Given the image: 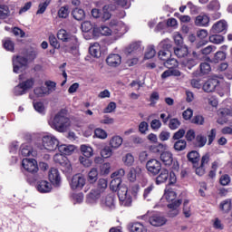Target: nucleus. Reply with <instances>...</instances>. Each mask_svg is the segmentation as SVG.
I'll return each instance as SVG.
<instances>
[{
    "mask_svg": "<svg viewBox=\"0 0 232 232\" xmlns=\"http://www.w3.org/2000/svg\"><path fill=\"white\" fill-rule=\"evenodd\" d=\"M49 126L60 133L66 131L70 128V118L67 116L66 110H62L55 114L54 118L49 121Z\"/></svg>",
    "mask_w": 232,
    "mask_h": 232,
    "instance_id": "1",
    "label": "nucleus"
},
{
    "mask_svg": "<svg viewBox=\"0 0 232 232\" xmlns=\"http://www.w3.org/2000/svg\"><path fill=\"white\" fill-rule=\"evenodd\" d=\"M106 188H108V180L105 179H100L98 180L97 188L92 189L91 192L87 195V203L97 204V202H99V198L104 195Z\"/></svg>",
    "mask_w": 232,
    "mask_h": 232,
    "instance_id": "2",
    "label": "nucleus"
},
{
    "mask_svg": "<svg viewBox=\"0 0 232 232\" xmlns=\"http://www.w3.org/2000/svg\"><path fill=\"white\" fill-rule=\"evenodd\" d=\"M167 199V202H171L168 205L169 216L177 217L179 215V206L182 204V200L177 199V193L173 190H166L162 200Z\"/></svg>",
    "mask_w": 232,
    "mask_h": 232,
    "instance_id": "3",
    "label": "nucleus"
},
{
    "mask_svg": "<svg viewBox=\"0 0 232 232\" xmlns=\"http://www.w3.org/2000/svg\"><path fill=\"white\" fill-rule=\"evenodd\" d=\"M42 151H55L59 148V140L53 134L42 138V145L39 147Z\"/></svg>",
    "mask_w": 232,
    "mask_h": 232,
    "instance_id": "4",
    "label": "nucleus"
},
{
    "mask_svg": "<svg viewBox=\"0 0 232 232\" xmlns=\"http://www.w3.org/2000/svg\"><path fill=\"white\" fill-rule=\"evenodd\" d=\"M26 64H28V59L24 56H16L13 58V72L14 73H21L26 70Z\"/></svg>",
    "mask_w": 232,
    "mask_h": 232,
    "instance_id": "5",
    "label": "nucleus"
},
{
    "mask_svg": "<svg viewBox=\"0 0 232 232\" xmlns=\"http://www.w3.org/2000/svg\"><path fill=\"white\" fill-rule=\"evenodd\" d=\"M146 169L149 175L156 177V175H159V173H160V170L162 169V164L160 163V161H159V160L151 159L147 161Z\"/></svg>",
    "mask_w": 232,
    "mask_h": 232,
    "instance_id": "6",
    "label": "nucleus"
},
{
    "mask_svg": "<svg viewBox=\"0 0 232 232\" xmlns=\"http://www.w3.org/2000/svg\"><path fill=\"white\" fill-rule=\"evenodd\" d=\"M86 186V179H84V176L82 174H75L72 176L70 187L72 189H76L77 191H81Z\"/></svg>",
    "mask_w": 232,
    "mask_h": 232,
    "instance_id": "7",
    "label": "nucleus"
},
{
    "mask_svg": "<svg viewBox=\"0 0 232 232\" xmlns=\"http://www.w3.org/2000/svg\"><path fill=\"white\" fill-rule=\"evenodd\" d=\"M118 197L121 206H125L126 208L131 206V196L128 194V188L121 187L118 189Z\"/></svg>",
    "mask_w": 232,
    "mask_h": 232,
    "instance_id": "8",
    "label": "nucleus"
},
{
    "mask_svg": "<svg viewBox=\"0 0 232 232\" xmlns=\"http://www.w3.org/2000/svg\"><path fill=\"white\" fill-rule=\"evenodd\" d=\"M159 48H163L164 50H160L159 52V58L161 61H165V63L171 57V52H169V48H171V44L168 41H162L159 44Z\"/></svg>",
    "mask_w": 232,
    "mask_h": 232,
    "instance_id": "9",
    "label": "nucleus"
},
{
    "mask_svg": "<svg viewBox=\"0 0 232 232\" xmlns=\"http://www.w3.org/2000/svg\"><path fill=\"white\" fill-rule=\"evenodd\" d=\"M22 166L25 171H28V173H37V171H39V167H37V160L34 159H24L22 160Z\"/></svg>",
    "mask_w": 232,
    "mask_h": 232,
    "instance_id": "10",
    "label": "nucleus"
},
{
    "mask_svg": "<svg viewBox=\"0 0 232 232\" xmlns=\"http://www.w3.org/2000/svg\"><path fill=\"white\" fill-rule=\"evenodd\" d=\"M149 222L150 226H154V227H160L162 226H165L166 222H168V219L164 218V216L160 214H152L149 218Z\"/></svg>",
    "mask_w": 232,
    "mask_h": 232,
    "instance_id": "11",
    "label": "nucleus"
},
{
    "mask_svg": "<svg viewBox=\"0 0 232 232\" xmlns=\"http://www.w3.org/2000/svg\"><path fill=\"white\" fill-rule=\"evenodd\" d=\"M53 160L56 164H60L62 168H65V171H70V169H72L70 160H68V158L63 155V153L55 154L53 156Z\"/></svg>",
    "mask_w": 232,
    "mask_h": 232,
    "instance_id": "12",
    "label": "nucleus"
},
{
    "mask_svg": "<svg viewBox=\"0 0 232 232\" xmlns=\"http://www.w3.org/2000/svg\"><path fill=\"white\" fill-rule=\"evenodd\" d=\"M99 200L102 206H105L106 208H110L111 209H113V208H115V194L113 192L105 196L102 195L101 198H99Z\"/></svg>",
    "mask_w": 232,
    "mask_h": 232,
    "instance_id": "13",
    "label": "nucleus"
},
{
    "mask_svg": "<svg viewBox=\"0 0 232 232\" xmlns=\"http://www.w3.org/2000/svg\"><path fill=\"white\" fill-rule=\"evenodd\" d=\"M127 52L130 55H136V57H139L142 55V53L144 52V46H142L140 42H134L130 44L127 48Z\"/></svg>",
    "mask_w": 232,
    "mask_h": 232,
    "instance_id": "14",
    "label": "nucleus"
},
{
    "mask_svg": "<svg viewBox=\"0 0 232 232\" xmlns=\"http://www.w3.org/2000/svg\"><path fill=\"white\" fill-rule=\"evenodd\" d=\"M219 84L220 81L218 80V77L210 78L203 84V90L204 92H207V93H211V92L218 88Z\"/></svg>",
    "mask_w": 232,
    "mask_h": 232,
    "instance_id": "15",
    "label": "nucleus"
},
{
    "mask_svg": "<svg viewBox=\"0 0 232 232\" xmlns=\"http://www.w3.org/2000/svg\"><path fill=\"white\" fill-rule=\"evenodd\" d=\"M111 26L114 32V34H119L120 35H122L124 34H126V32H128V26H126V24L124 23H122L121 21H117V20H112L111 22Z\"/></svg>",
    "mask_w": 232,
    "mask_h": 232,
    "instance_id": "16",
    "label": "nucleus"
},
{
    "mask_svg": "<svg viewBox=\"0 0 232 232\" xmlns=\"http://www.w3.org/2000/svg\"><path fill=\"white\" fill-rule=\"evenodd\" d=\"M49 180L51 184L58 188V186H61V174L59 173V170L55 168H52L49 170Z\"/></svg>",
    "mask_w": 232,
    "mask_h": 232,
    "instance_id": "17",
    "label": "nucleus"
},
{
    "mask_svg": "<svg viewBox=\"0 0 232 232\" xmlns=\"http://www.w3.org/2000/svg\"><path fill=\"white\" fill-rule=\"evenodd\" d=\"M106 63L108 66H111V68H117V66H121V63H122V57L117 53L110 54L106 59Z\"/></svg>",
    "mask_w": 232,
    "mask_h": 232,
    "instance_id": "18",
    "label": "nucleus"
},
{
    "mask_svg": "<svg viewBox=\"0 0 232 232\" xmlns=\"http://www.w3.org/2000/svg\"><path fill=\"white\" fill-rule=\"evenodd\" d=\"M211 34H221V32H227V22L220 20L213 24Z\"/></svg>",
    "mask_w": 232,
    "mask_h": 232,
    "instance_id": "19",
    "label": "nucleus"
},
{
    "mask_svg": "<svg viewBox=\"0 0 232 232\" xmlns=\"http://www.w3.org/2000/svg\"><path fill=\"white\" fill-rule=\"evenodd\" d=\"M174 53L179 59H184V57H188L189 49L186 45H178L174 48Z\"/></svg>",
    "mask_w": 232,
    "mask_h": 232,
    "instance_id": "20",
    "label": "nucleus"
},
{
    "mask_svg": "<svg viewBox=\"0 0 232 232\" xmlns=\"http://www.w3.org/2000/svg\"><path fill=\"white\" fill-rule=\"evenodd\" d=\"M36 188L39 193H50L52 191V183L46 180L38 181Z\"/></svg>",
    "mask_w": 232,
    "mask_h": 232,
    "instance_id": "21",
    "label": "nucleus"
},
{
    "mask_svg": "<svg viewBox=\"0 0 232 232\" xmlns=\"http://www.w3.org/2000/svg\"><path fill=\"white\" fill-rule=\"evenodd\" d=\"M58 150L62 155H72L75 151V146L66 144L58 145Z\"/></svg>",
    "mask_w": 232,
    "mask_h": 232,
    "instance_id": "22",
    "label": "nucleus"
},
{
    "mask_svg": "<svg viewBox=\"0 0 232 232\" xmlns=\"http://www.w3.org/2000/svg\"><path fill=\"white\" fill-rule=\"evenodd\" d=\"M160 160L165 166H171L173 164V154L169 151H164L160 154Z\"/></svg>",
    "mask_w": 232,
    "mask_h": 232,
    "instance_id": "23",
    "label": "nucleus"
},
{
    "mask_svg": "<svg viewBox=\"0 0 232 232\" xmlns=\"http://www.w3.org/2000/svg\"><path fill=\"white\" fill-rule=\"evenodd\" d=\"M122 137L121 136H113L110 141H109V146L112 149V150H119L120 146H122Z\"/></svg>",
    "mask_w": 232,
    "mask_h": 232,
    "instance_id": "24",
    "label": "nucleus"
},
{
    "mask_svg": "<svg viewBox=\"0 0 232 232\" xmlns=\"http://www.w3.org/2000/svg\"><path fill=\"white\" fill-rule=\"evenodd\" d=\"M21 154L23 157H35L37 153L34 151V149L29 144H24L21 147Z\"/></svg>",
    "mask_w": 232,
    "mask_h": 232,
    "instance_id": "25",
    "label": "nucleus"
},
{
    "mask_svg": "<svg viewBox=\"0 0 232 232\" xmlns=\"http://www.w3.org/2000/svg\"><path fill=\"white\" fill-rule=\"evenodd\" d=\"M128 229L130 232H146V227L140 222L130 223Z\"/></svg>",
    "mask_w": 232,
    "mask_h": 232,
    "instance_id": "26",
    "label": "nucleus"
},
{
    "mask_svg": "<svg viewBox=\"0 0 232 232\" xmlns=\"http://www.w3.org/2000/svg\"><path fill=\"white\" fill-rule=\"evenodd\" d=\"M89 53L92 57L99 59L101 57V45L99 43H95L89 47Z\"/></svg>",
    "mask_w": 232,
    "mask_h": 232,
    "instance_id": "27",
    "label": "nucleus"
},
{
    "mask_svg": "<svg viewBox=\"0 0 232 232\" xmlns=\"http://www.w3.org/2000/svg\"><path fill=\"white\" fill-rule=\"evenodd\" d=\"M44 86L46 95H51V93H53L57 90V83L53 81H45Z\"/></svg>",
    "mask_w": 232,
    "mask_h": 232,
    "instance_id": "28",
    "label": "nucleus"
},
{
    "mask_svg": "<svg viewBox=\"0 0 232 232\" xmlns=\"http://www.w3.org/2000/svg\"><path fill=\"white\" fill-rule=\"evenodd\" d=\"M160 171V175L156 178V184H164V182H166L169 177V171H168L166 169H162Z\"/></svg>",
    "mask_w": 232,
    "mask_h": 232,
    "instance_id": "29",
    "label": "nucleus"
},
{
    "mask_svg": "<svg viewBox=\"0 0 232 232\" xmlns=\"http://www.w3.org/2000/svg\"><path fill=\"white\" fill-rule=\"evenodd\" d=\"M72 15L76 21H82L86 17V13L82 9L74 8L72 11Z\"/></svg>",
    "mask_w": 232,
    "mask_h": 232,
    "instance_id": "30",
    "label": "nucleus"
},
{
    "mask_svg": "<svg viewBox=\"0 0 232 232\" xmlns=\"http://www.w3.org/2000/svg\"><path fill=\"white\" fill-rule=\"evenodd\" d=\"M192 54L194 58H188V60L182 62L183 66H186L187 68H188V70H191L193 66H197V53L193 52Z\"/></svg>",
    "mask_w": 232,
    "mask_h": 232,
    "instance_id": "31",
    "label": "nucleus"
},
{
    "mask_svg": "<svg viewBox=\"0 0 232 232\" xmlns=\"http://www.w3.org/2000/svg\"><path fill=\"white\" fill-rule=\"evenodd\" d=\"M80 151H82L83 157H87V158L93 157V149L90 145H86V144L81 145Z\"/></svg>",
    "mask_w": 232,
    "mask_h": 232,
    "instance_id": "32",
    "label": "nucleus"
},
{
    "mask_svg": "<svg viewBox=\"0 0 232 232\" xmlns=\"http://www.w3.org/2000/svg\"><path fill=\"white\" fill-rule=\"evenodd\" d=\"M140 174V168H131L128 173V179L130 182H135Z\"/></svg>",
    "mask_w": 232,
    "mask_h": 232,
    "instance_id": "33",
    "label": "nucleus"
},
{
    "mask_svg": "<svg viewBox=\"0 0 232 232\" xmlns=\"http://www.w3.org/2000/svg\"><path fill=\"white\" fill-rule=\"evenodd\" d=\"M71 36L72 34H68L64 29H60L57 33V38L59 41H63V43H70Z\"/></svg>",
    "mask_w": 232,
    "mask_h": 232,
    "instance_id": "34",
    "label": "nucleus"
},
{
    "mask_svg": "<svg viewBox=\"0 0 232 232\" xmlns=\"http://www.w3.org/2000/svg\"><path fill=\"white\" fill-rule=\"evenodd\" d=\"M196 24H198V26H208V24H209V16L206 14L197 16Z\"/></svg>",
    "mask_w": 232,
    "mask_h": 232,
    "instance_id": "35",
    "label": "nucleus"
},
{
    "mask_svg": "<svg viewBox=\"0 0 232 232\" xmlns=\"http://www.w3.org/2000/svg\"><path fill=\"white\" fill-rule=\"evenodd\" d=\"M171 75H173L174 77H180V71L169 68L161 74V78L168 79V77H171Z\"/></svg>",
    "mask_w": 232,
    "mask_h": 232,
    "instance_id": "36",
    "label": "nucleus"
},
{
    "mask_svg": "<svg viewBox=\"0 0 232 232\" xmlns=\"http://www.w3.org/2000/svg\"><path fill=\"white\" fill-rule=\"evenodd\" d=\"M232 208L231 199H225L220 202L219 209L223 213H229V210Z\"/></svg>",
    "mask_w": 232,
    "mask_h": 232,
    "instance_id": "37",
    "label": "nucleus"
},
{
    "mask_svg": "<svg viewBox=\"0 0 232 232\" xmlns=\"http://www.w3.org/2000/svg\"><path fill=\"white\" fill-rule=\"evenodd\" d=\"M187 158L192 164H197L200 160V154L197 150H192L188 153Z\"/></svg>",
    "mask_w": 232,
    "mask_h": 232,
    "instance_id": "38",
    "label": "nucleus"
},
{
    "mask_svg": "<svg viewBox=\"0 0 232 232\" xmlns=\"http://www.w3.org/2000/svg\"><path fill=\"white\" fill-rule=\"evenodd\" d=\"M34 84H35V80L34 78H29L20 82V86L23 87L25 92L27 90H32V88H34Z\"/></svg>",
    "mask_w": 232,
    "mask_h": 232,
    "instance_id": "39",
    "label": "nucleus"
},
{
    "mask_svg": "<svg viewBox=\"0 0 232 232\" xmlns=\"http://www.w3.org/2000/svg\"><path fill=\"white\" fill-rule=\"evenodd\" d=\"M100 18L103 22L110 21V19H111V13H110V5H104L102 7V15Z\"/></svg>",
    "mask_w": 232,
    "mask_h": 232,
    "instance_id": "40",
    "label": "nucleus"
},
{
    "mask_svg": "<svg viewBox=\"0 0 232 232\" xmlns=\"http://www.w3.org/2000/svg\"><path fill=\"white\" fill-rule=\"evenodd\" d=\"M50 3H52V0H45L44 2H41L38 5V10L36 12L37 15H41L46 12V8L50 6Z\"/></svg>",
    "mask_w": 232,
    "mask_h": 232,
    "instance_id": "41",
    "label": "nucleus"
},
{
    "mask_svg": "<svg viewBox=\"0 0 232 232\" xmlns=\"http://www.w3.org/2000/svg\"><path fill=\"white\" fill-rule=\"evenodd\" d=\"M57 14L60 19H66L68 15H70V9L68 8L67 5L62 6L58 10Z\"/></svg>",
    "mask_w": 232,
    "mask_h": 232,
    "instance_id": "42",
    "label": "nucleus"
},
{
    "mask_svg": "<svg viewBox=\"0 0 232 232\" xmlns=\"http://www.w3.org/2000/svg\"><path fill=\"white\" fill-rule=\"evenodd\" d=\"M113 179L110 183V188L112 191H117L121 184H122V179L121 178H112Z\"/></svg>",
    "mask_w": 232,
    "mask_h": 232,
    "instance_id": "43",
    "label": "nucleus"
},
{
    "mask_svg": "<svg viewBox=\"0 0 232 232\" xmlns=\"http://www.w3.org/2000/svg\"><path fill=\"white\" fill-rule=\"evenodd\" d=\"M122 162L128 167L133 166V163L135 162V158L133 157V155H131V153H128L122 157Z\"/></svg>",
    "mask_w": 232,
    "mask_h": 232,
    "instance_id": "44",
    "label": "nucleus"
},
{
    "mask_svg": "<svg viewBox=\"0 0 232 232\" xmlns=\"http://www.w3.org/2000/svg\"><path fill=\"white\" fill-rule=\"evenodd\" d=\"M99 32L102 35H113V34H115V31H113V28L111 27V29L106 25H102V27L99 28Z\"/></svg>",
    "mask_w": 232,
    "mask_h": 232,
    "instance_id": "45",
    "label": "nucleus"
},
{
    "mask_svg": "<svg viewBox=\"0 0 232 232\" xmlns=\"http://www.w3.org/2000/svg\"><path fill=\"white\" fill-rule=\"evenodd\" d=\"M209 41L213 44H222V43L224 42V36L220 34H212L211 36H209Z\"/></svg>",
    "mask_w": 232,
    "mask_h": 232,
    "instance_id": "46",
    "label": "nucleus"
},
{
    "mask_svg": "<svg viewBox=\"0 0 232 232\" xmlns=\"http://www.w3.org/2000/svg\"><path fill=\"white\" fill-rule=\"evenodd\" d=\"M10 15V9L7 5L0 4V19H6Z\"/></svg>",
    "mask_w": 232,
    "mask_h": 232,
    "instance_id": "47",
    "label": "nucleus"
},
{
    "mask_svg": "<svg viewBox=\"0 0 232 232\" xmlns=\"http://www.w3.org/2000/svg\"><path fill=\"white\" fill-rule=\"evenodd\" d=\"M186 140H179L174 143V150H176V151H184V150H186Z\"/></svg>",
    "mask_w": 232,
    "mask_h": 232,
    "instance_id": "48",
    "label": "nucleus"
},
{
    "mask_svg": "<svg viewBox=\"0 0 232 232\" xmlns=\"http://www.w3.org/2000/svg\"><path fill=\"white\" fill-rule=\"evenodd\" d=\"M3 46L7 52H14V44L9 38L3 41Z\"/></svg>",
    "mask_w": 232,
    "mask_h": 232,
    "instance_id": "49",
    "label": "nucleus"
},
{
    "mask_svg": "<svg viewBox=\"0 0 232 232\" xmlns=\"http://www.w3.org/2000/svg\"><path fill=\"white\" fill-rule=\"evenodd\" d=\"M111 155H113V150L111 147H104L101 150V156L103 159H110V157H111Z\"/></svg>",
    "mask_w": 232,
    "mask_h": 232,
    "instance_id": "50",
    "label": "nucleus"
},
{
    "mask_svg": "<svg viewBox=\"0 0 232 232\" xmlns=\"http://www.w3.org/2000/svg\"><path fill=\"white\" fill-rule=\"evenodd\" d=\"M94 137H96L97 139L104 140L108 138V133L106 132V130L101 128H98V129H95L94 130Z\"/></svg>",
    "mask_w": 232,
    "mask_h": 232,
    "instance_id": "51",
    "label": "nucleus"
},
{
    "mask_svg": "<svg viewBox=\"0 0 232 232\" xmlns=\"http://www.w3.org/2000/svg\"><path fill=\"white\" fill-rule=\"evenodd\" d=\"M97 177H99V172L97 171V169H92L88 174L89 181L91 183L96 182Z\"/></svg>",
    "mask_w": 232,
    "mask_h": 232,
    "instance_id": "52",
    "label": "nucleus"
},
{
    "mask_svg": "<svg viewBox=\"0 0 232 232\" xmlns=\"http://www.w3.org/2000/svg\"><path fill=\"white\" fill-rule=\"evenodd\" d=\"M156 53L157 52L155 51V47L153 45H150L147 48V51L145 52V59H153Z\"/></svg>",
    "mask_w": 232,
    "mask_h": 232,
    "instance_id": "53",
    "label": "nucleus"
},
{
    "mask_svg": "<svg viewBox=\"0 0 232 232\" xmlns=\"http://www.w3.org/2000/svg\"><path fill=\"white\" fill-rule=\"evenodd\" d=\"M226 59V52L218 51L214 55V63H220L221 61H225Z\"/></svg>",
    "mask_w": 232,
    "mask_h": 232,
    "instance_id": "54",
    "label": "nucleus"
},
{
    "mask_svg": "<svg viewBox=\"0 0 232 232\" xmlns=\"http://www.w3.org/2000/svg\"><path fill=\"white\" fill-rule=\"evenodd\" d=\"M154 186L153 185H150L149 187H147L144 191H143V198L147 200H150V198H151V193H153V189H154Z\"/></svg>",
    "mask_w": 232,
    "mask_h": 232,
    "instance_id": "55",
    "label": "nucleus"
},
{
    "mask_svg": "<svg viewBox=\"0 0 232 232\" xmlns=\"http://www.w3.org/2000/svg\"><path fill=\"white\" fill-rule=\"evenodd\" d=\"M79 162L82 163L84 168H90V166H92V160L85 156H80Z\"/></svg>",
    "mask_w": 232,
    "mask_h": 232,
    "instance_id": "56",
    "label": "nucleus"
},
{
    "mask_svg": "<svg viewBox=\"0 0 232 232\" xmlns=\"http://www.w3.org/2000/svg\"><path fill=\"white\" fill-rule=\"evenodd\" d=\"M13 93L14 95H16V97H19V95H24V93H26V91L23 86H21V83H19L14 88Z\"/></svg>",
    "mask_w": 232,
    "mask_h": 232,
    "instance_id": "57",
    "label": "nucleus"
},
{
    "mask_svg": "<svg viewBox=\"0 0 232 232\" xmlns=\"http://www.w3.org/2000/svg\"><path fill=\"white\" fill-rule=\"evenodd\" d=\"M34 93L36 97H44L46 96V90L44 89V86L36 87L34 90Z\"/></svg>",
    "mask_w": 232,
    "mask_h": 232,
    "instance_id": "58",
    "label": "nucleus"
},
{
    "mask_svg": "<svg viewBox=\"0 0 232 232\" xmlns=\"http://www.w3.org/2000/svg\"><path fill=\"white\" fill-rule=\"evenodd\" d=\"M49 43L53 48H61V44H59V42L57 41V38L53 34L49 35Z\"/></svg>",
    "mask_w": 232,
    "mask_h": 232,
    "instance_id": "59",
    "label": "nucleus"
},
{
    "mask_svg": "<svg viewBox=\"0 0 232 232\" xmlns=\"http://www.w3.org/2000/svg\"><path fill=\"white\" fill-rule=\"evenodd\" d=\"M212 226L214 229H218V231H222V229H224V224H222V221L218 218L212 221Z\"/></svg>",
    "mask_w": 232,
    "mask_h": 232,
    "instance_id": "60",
    "label": "nucleus"
},
{
    "mask_svg": "<svg viewBox=\"0 0 232 232\" xmlns=\"http://www.w3.org/2000/svg\"><path fill=\"white\" fill-rule=\"evenodd\" d=\"M69 43L71 44L70 47L72 50H77L79 48V40L76 36L71 35Z\"/></svg>",
    "mask_w": 232,
    "mask_h": 232,
    "instance_id": "61",
    "label": "nucleus"
},
{
    "mask_svg": "<svg viewBox=\"0 0 232 232\" xmlns=\"http://www.w3.org/2000/svg\"><path fill=\"white\" fill-rule=\"evenodd\" d=\"M82 30L85 33L91 32V30H93V24L90 21H85L82 24Z\"/></svg>",
    "mask_w": 232,
    "mask_h": 232,
    "instance_id": "62",
    "label": "nucleus"
},
{
    "mask_svg": "<svg viewBox=\"0 0 232 232\" xmlns=\"http://www.w3.org/2000/svg\"><path fill=\"white\" fill-rule=\"evenodd\" d=\"M114 110H117V103H115V102H111L103 110V113H112Z\"/></svg>",
    "mask_w": 232,
    "mask_h": 232,
    "instance_id": "63",
    "label": "nucleus"
},
{
    "mask_svg": "<svg viewBox=\"0 0 232 232\" xmlns=\"http://www.w3.org/2000/svg\"><path fill=\"white\" fill-rule=\"evenodd\" d=\"M219 115H221V117H232V108L228 109V108H225V109H221L218 111Z\"/></svg>",
    "mask_w": 232,
    "mask_h": 232,
    "instance_id": "64",
    "label": "nucleus"
}]
</instances>
